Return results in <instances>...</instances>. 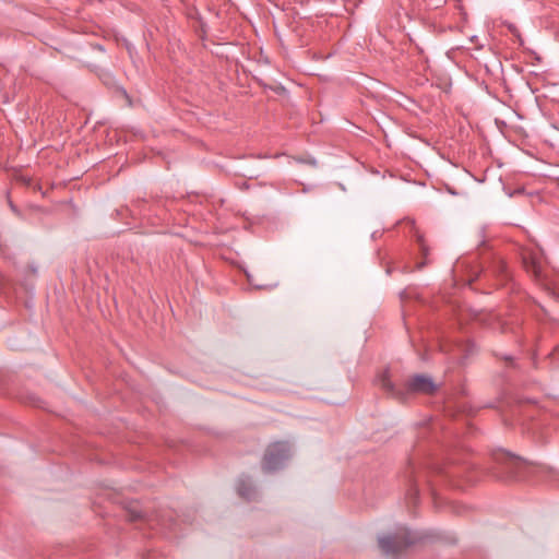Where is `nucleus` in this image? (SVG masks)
Segmentation results:
<instances>
[{"label":"nucleus","mask_w":559,"mask_h":559,"mask_svg":"<svg viewBox=\"0 0 559 559\" xmlns=\"http://www.w3.org/2000/svg\"><path fill=\"white\" fill-rule=\"evenodd\" d=\"M290 456V447L287 442H275L269 445L262 462L265 472L280 468Z\"/></svg>","instance_id":"obj_1"},{"label":"nucleus","mask_w":559,"mask_h":559,"mask_svg":"<svg viewBox=\"0 0 559 559\" xmlns=\"http://www.w3.org/2000/svg\"><path fill=\"white\" fill-rule=\"evenodd\" d=\"M413 543V538L401 531L395 535L382 536L379 538V546L385 554H397Z\"/></svg>","instance_id":"obj_2"},{"label":"nucleus","mask_w":559,"mask_h":559,"mask_svg":"<svg viewBox=\"0 0 559 559\" xmlns=\"http://www.w3.org/2000/svg\"><path fill=\"white\" fill-rule=\"evenodd\" d=\"M407 388L411 392L430 394L437 390V385L431 378L423 374L413 377L407 382Z\"/></svg>","instance_id":"obj_3"},{"label":"nucleus","mask_w":559,"mask_h":559,"mask_svg":"<svg viewBox=\"0 0 559 559\" xmlns=\"http://www.w3.org/2000/svg\"><path fill=\"white\" fill-rule=\"evenodd\" d=\"M11 178L19 186H22V187H31L32 186L33 177L31 175L26 174L25 169H23V168L13 169L11 173Z\"/></svg>","instance_id":"obj_4"},{"label":"nucleus","mask_w":559,"mask_h":559,"mask_svg":"<svg viewBox=\"0 0 559 559\" xmlns=\"http://www.w3.org/2000/svg\"><path fill=\"white\" fill-rule=\"evenodd\" d=\"M239 496L245 499H251L254 495V488L250 479H240L237 486Z\"/></svg>","instance_id":"obj_5"},{"label":"nucleus","mask_w":559,"mask_h":559,"mask_svg":"<svg viewBox=\"0 0 559 559\" xmlns=\"http://www.w3.org/2000/svg\"><path fill=\"white\" fill-rule=\"evenodd\" d=\"M382 382V386L384 389H388V390H391L392 389V385H391V382L389 381V379L386 377H383V379L381 380Z\"/></svg>","instance_id":"obj_6"},{"label":"nucleus","mask_w":559,"mask_h":559,"mask_svg":"<svg viewBox=\"0 0 559 559\" xmlns=\"http://www.w3.org/2000/svg\"><path fill=\"white\" fill-rule=\"evenodd\" d=\"M9 204H10L11 210L14 213H16L17 215H20V212H19L17 207L14 205V203L12 201H9Z\"/></svg>","instance_id":"obj_7"},{"label":"nucleus","mask_w":559,"mask_h":559,"mask_svg":"<svg viewBox=\"0 0 559 559\" xmlns=\"http://www.w3.org/2000/svg\"><path fill=\"white\" fill-rule=\"evenodd\" d=\"M510 29H511V32H515L516 31V28L512 27V26H510Z\"/></svg>","instance_id":"obj_8"},{"label":"nucleus","mask_w":559,"mask_h":559,"mask_svg":"<svg viewBox=\"0 0 559 559\" xmlns=\"http://www.w3.org/2000/svg\"><path fill=\"white\" fill-rule=\"evenodd\" d=\"M555 354L559 356V348H556Z\"/></svg>","instance_id":"obj_9"}]
</instances>
